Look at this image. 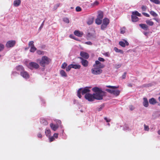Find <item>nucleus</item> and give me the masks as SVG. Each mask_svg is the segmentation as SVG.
Segmentation results:
<instances>
[{
  "mask_svg": "<svg viewBox=\"0 0 160 160\" xmlns=\"http://www.w3.org/2000/svg\"><path fill=\"white\" fill-rule=\"evenodd\" d=\"M143 106L145 107H147L148 106V102L146 98H143Z\"/></svg>",
  "mask_w": 160,
  "mask_h": 160,
  "instance_id": "nucleus-19",
  "label": "nucleus"
},
{
  "mask_svg": "<svg viewBox=\"0 0 160 160\" xmlns=\"http://www.w3.org/2000/svg\"><path fill=\"white\" fill-rule=\"evenodd\" d=\"M60 74L62 77H67V75L64 71L61 70L60 71Z\"/></svg>",
  "mask_w": 160,
  "mask_h": 160,
  "instance_id": "nucleus-23",
  "label": "nucleus"
},
{
  "mask_svg": "<svg viewBox=\"0 0 160 160\" xmlns=\"http://www.w3.org/2000/svg\"><path fill=\"white\" fill-rule=\"evenodd\" d=\"M139 26L144 30H147L148 29V26L145 24H140L139 25Z\"/></svg>",
  "mask_w": 160,
  "mask_h": 160,
  "instance_id": "nucleus-15",
  "label": "nucleus"
},
{
  "mask_svg": "<svg viewBox=\"0 0 160 160\" xmlns=\"http://www.w3.org/2000/svg\"><path fill=\"white\" fill-rule=\"evenodd\" d=\"M154 17H157L158 15L155 12L153 11H151L149 12Z\"/></svg>",
  "mask_w": 160,
  "mask_h": 160,
  "instance_id": "nucleus-34",
  "label": "nucleus"
},
{
  "mask_svg": "<svg viewBox=\"0 0 160 160\" xmlns=\"http://www.w3.org/2000/svg\"><path fill=\"white\" fill-rule=\"evenodd\" d=\"M85 43L86 44H87V45H92V42H90V41L86 42Z\"/></svg>",
  "mask_w": 160,
  "mask_h": 160,
  "instance_id": "nucleus-55",
  "label": "nucleus"
},
{
  "mask_svg": "<svg viewBox=\"0 0 160 160\" xmlns=\"http://www.w3.org/2000/svg\"><path fill=\"white\" fill-rule=\"evenodd\" d=\"M94 68L91 69V72L94 75H99L101 73L102 70L100 68L97 67H93Z\"/></svg>",
  "mask_w": 160,
  "mask_h": 160,
  "instance_id": "nucleus-4",
  "label": "nucleus"
},
{
  "mask_svg": "<svg viewBox=\"0 0 160 160\" xmlns=\"http://www.w3.org/2000/svg\"><path fill=\"white\" fill-rule=\"evenodd\" d=\"M44 21H43V22H42V23L41 24V26H40V27L39 28V29H40L41 30L42 28V27H43V25H44Z\"/></svg>",
  "mask_w": 160,
  "mask_h": 160,
  "instance_id": "nucleus-60",
  "label": "nucleus"
},
{
  "mask_svg": "<svg viewBox=\"0 0 160 160\" xmlns=\"http://www.w3.org/2000/svg\"><path fill=\"white\" fill-rule=\"evenodd\" d=\"M129 108L132 111L134 110V108L132 105H131L129 106Z\"/></svg>",
  "mask_w": 160,
  "mask_h": 160,
  "instance_id": "nucleus-59",
  "label": "nucleus"
},
{
  "mask_svg": "<svg viewBox=\"0 0 160 160\" xmlns=\"http://www.w3.org/2000/svg\"><path fill=\"white\" fill-rule=\"evenodd\" d=\"M53 136L55 138H58V134L57 133H55L54 134Z\"/></svg>",
  "mask_w": 160,
  "mask_h": 160,
  "instance_id": "nucleus-62",
  "label": "nucleus"
},
{
  "mask_svg": "<svg viewBox=\"0 0 160 160\" xmlns=\"http://www.w3.org/2000/svg\"><path fill=\"white\" fill-rule=\"evenodd\" d=\"M76 10L77 12H80L81 11V8L79 6H78L76 8Z\"/></svg>",
  "mask_w": 160,
  "mask_h": 160,
  "instance_id": "nucleus-49",
  "label": "nucleus"
},
{
  "mask_svg": "<svg viewBox=\"0 0 160 160\" xmlns=\"http://www.w3.org/2000/svg\"><path fill=\"white\" fill-rule=\"evenodd\" d=\"M142 14L146 17H150V15L146 13L142 12Z\"/></svg>",
  "mask_w": 160,
  "mask_h": 160,
  "instance_id": "nucleus-54",
  "label": "nucleus"
},
{
  "mask_svg": "<svg viewBox=\"0 0 160 160\" xmlns=\"http://www.w3.org/2000/svg\"><path fill=\"white\" fill-rule=\"evenodd\" d=\"M38 137L39 138H41L42 137V136L41 133H39L38 135Z\"/></svg>",
  "mask_w": 160,
  "mask_h": 160,
  "instance_id": "nucleus-61",
  "label": "nucleus"
},
{
  "mask_svg": "<svg viewBox=\"0 0 160 160\" xmlns=\"http://www.w3.org/2000/svg\"><path fill=\"white\" fill-rule=\"evenodd\" d=\"M125 32V28H123L120 29V32L121 33L123 34Z\"/></svg>",
  "mask_w": 160,
  "mask_h": 160,
  "instance_id": "nucleus-44",
  "label": "nucleus"
},
{
  "mask_svg": "<svg viewBox=\"0 0 160 160\" xmlns=\"http://www.w3.org/2000/svg\"><path fill=\"white\" fill-rule=\"evenodd\" d=\"M98 14L97 18L102 19L103 16V12L102 11H100L98 12Z\"/></svg>",
  "mask_w": 160,
  "mask_h": 160,
  "instance_id": "nucleus-22",
  "label": "nucleus"
},
{
  "mask_svg": "<svg viewBox=\"0 0 160 160\" xmlns=\"http://www.w3.org/2000/svg\"><path fill=\"white\" fill-rule=\"evenodd\" d=\"M51 61V59L47 56H43L39 62V64L41 66L44 67L46 65L49 64Z\"/></svg>",
  "mask_w": 160,
  "mask_h": 160,
  "instance_id": "nucleus-1",
  "label": "nucleus"
},
{
  "mask_svg": "<svg viewBox=\"0 0 160 160\" xmlns=\"http://www.w3.org/2000/svg\"><path fill=\"white\" fill-rule=\"evenodd\" d=\"M103 92L102 91V92H100L98 93H93L94 100H102L103 99Z\"/></svg>",
  "mask_w": 160,
  "mask_h": 160,
  "instance_id": "nucleus-5",
  "label": "nucleus"
},
{
  "mask_svg": "<svg viewBox=\"0 0 160 160\" xmlns=\"http://www.w3.org/2000/svg\"><path fill=\"white\" fill-rule=\"evenodd\" d=\"M125 42L123 41H121L119 42V44L123 47H125L126 45L128 46L129 44V43L126 40H123Z\"/></svg>",
  "mask_w": 160,
  "mask_h": 160,
  "instance_id": "nucleus-13",
  "label": "nucleus"
},
{
  "mask_svg": "<svg viewBox=\"0 0 160 160\" xmlns=\"http://www.w3.org/2000/svg\"><path fill=\"white\" fill-rule=\"evenodd\" d=\"M4 48V45L0 43V51H2Z\"/></svg>",
  "mask_w": 160,
  "mask_h": 160,
  "instance_id": "nucleus-48",
  "label": "nucleus"
},
{
  "mask_svg": "<svg viewBox=\"0 0 160 160\" xmlns=\"http://www.w3.org/2000/svg\"><path fill=\"white\" fill-rule=\"evenodd\" d=\"M132 14L134 15H135V16H138V17L141 16V14L139 13L137 11L132 12Z\"/></svg>",
  "mask_w": 160,
  "mask_h": 160,
  "instance_id": "nucleus-28",
  "label": "nucleus"
},
{
  "mask_svg": "<svg viewBox=\"0 0 160 160\" xmlns=\"http://www.w3.org/2000/svg\"><path fill=\"white\" fill-rule=\"evenodd\" d=\"M80 55L82 57L86 59H88L89 57L88 53L83 51H82L80 52Z\"/></svg>",
  "mask_w": 160,
  "mask_h": 160,
  "instance_id": "nucleus-12",
  "label": "nucleus"
},
{
  "mask_svg": "<svg viewBox=\"0 0 160 160\" xmlns=\"http://www.w3.org/2000/svg\"><path fill=\"white\" fill-rule=\"evenodd\" d=\"M34 46V42L33 41H30L28 43V46L30 47L31 46Z\"/></svg>",
  "mask_w": 160,
  "mask_h": 160,
  "instance_id": "nucleus-41",
  "label": "nucleus"
},
{
  "mask_svg": "<svg viewBox=\"0 0 160 160\" xmlns=\"http://www.w3.org/2000/svg\"><path fill=\"white\" fill-rule=\"evenodd\" d=\"M16 42L15 40H9L8 41L6 44V46L7 48H11L14 47Z\"/></svg>",
  "mask_w": 160,
  "mask_h": 160,
  "instance_id": "nucleus-7",
  "label": "nucleus"
},
{
  "mask_svg": "<svg viewBox=\"0 0 160 160\" xmlns=\"http://www.w3.org/2000/svg\"><path fill=\"white\" fill-rule=\"evenodd\" d=\"M21 2V0H15L13 2V5L15 7H18L20 5Z\"/></svg>",
  "mask_w": 160,
  "mask_h": 160,
  "instance_id": "nucleus-20",
  "label": "nucleus"
},
{
  "mask_svg": "<svg viewBox=\"0 0 160 160\" xmlns=\"http://www.w3.org/2000/svg\"><path fill=\"white\" fill-rule=\"evenodd\" d=\"M54 140V138L53 137H50L49 138V140H50V142H52Z\"/></svg>",
  "mask_w": 160,
  "mask_h": 160,
  "instance_id": "nucleus-58",
  "label": "nucleus"
},
{
  "mask_svg": "<svg viewBox=\"0 0 160 160\" xmlns=\"http://www.w3.org/2000/svg\"><path fill=\"white\" fill-rule=\"evenodd\" d=\"M104 55L108 57L109 56V54L108 52H106V53L104 54Z\"/></svg>",
  "mask_w": 160,
  "mask_h": 160,
  "instance_id": "nucleus-64",
  "label": "nucleus"
},
{
  "mask_svg": "<svg viewBox=\"0 0 160 160\" xmlns=\"http://www.w3.org/2000/svg\"><path fill=\"white\" fill-rule=\"evenodd\" d=\"M99 3V2L97 1H95L93 3L94 5L97 6L98 5Z\"/></svg>",
  "mask_w": 160,
  "mask_h": 160,
  "instance_id": "nucleus-56",
  "label": "nucleus"
},
{
  "mask_svg": "<svg viewBox=\"0 0 160 160\" xmlns=\"http://www.w3.org/2000/svg\"><path fill=\"white\" fill-rule=\"evenodd\" d=\"M93 22V20L92 19H89L87 22V24L88 25H91L92 23Z\"/></svg>",
  "mask_w": 160,
  "mask_h": 160,
  "instance_id": "nucleus-45",
  "label": "nucleus"
},
{
  "mask_svg": "<svg viewBox=\"0 0 160 160\" xmlns=\"http://www.w3.org/2000/svg\"><path fill=\"white\" fill-rule=\"evenodd\" d=\"M70 37L71 38H72L75 40H76L78 41H80L77 38L75 37L73 35H70Z\"/></svg>",
  "mask_w": 160,
  "mask_h": 160,
  "instance_id": "nucleus-39",
  "label": "nucleus"
},
{
  "mask_svg": "<svg viewBox=\"0 0 160 160\" xmlns=\"http://www.w3.org/2000/svg\"><path fill=\"white\" fill-rule=\"evenodd\" d=\"M16 69L17 70L20 71L21 72L22 71H23L24 70L23 66L20 65H19L17 67Z\"/></svg>",
  "mask_w": 160,
  "mask_h": 160,
  "instance_id": "nucleus-26",
  "label": "nucleus"
},
{
  "mask_svg": "<svg viewBox=\"0 0 160 160\" xmlns=\"http://www.w3.org/2000/svg\"><path fill=\"white\" fill-rule=\"evenodd\" d=\"M120 92V91L118 90L114 89L113 94L117 96L119 95Z\"/></svg>",
  "mask_w": 160,
  "mask_h": 160,
  "instance_id": "nucleus-25",
  "label": "nucleus"
},
{
  "mask_svg": "<svg viewBox=\"0 0 160 160\" xmlns=\"http://www.w3.org/2000/svg\"><path fill=\"white\" fill-rule=\"evenodd\" d=\"M109 23V20L108 19L105 18L103 20L102 23L108 25Z\"/></svg>",
  "mask_w": 160,
  "mask_h": 160,
  "instance_id": "nucleus-24",
  "label": "nucleus"
},
{
  "mask_svg": "<svg viewBox=\"0 0 160 160\" xmlns=\"http://www.w3.org/2000/svg\"><path fill=\"white\" fill-rule=\"evenodd\" d=\"M150 1L156 4H160V1L159 0H150Z\"/></svg>",
  "mask_w": 160,
  "mask_h": 160,
  "instance_id": "nucleus-36",
  "label": "nucleus"
},
{
  "mask_svg": "<svg viewBox=\"0 0 160 160\" xmlns=\"http://www.w3.org/2000/svg\"><path fill=\"white\" fill-rule=\"evenodd\" d=\"M121 66V64H116L114 65V67L115 68L118 69L120 68Z\"/></svg>",
  "mask_w": 160,
  "mask_h": 160,
  "instance_id": "nucleus-47",
  "label": "nucleus"
},
{
  "mask_svg": "<svg viewBox=\"0 0 160 160\" xmlns=\"http://www.w3.org/2000/svg\"><path fill=\"white\" fill-rule=\"evenodd\" d=\"M28 67L31 70H32L33 69H37L39 68V66L36 62H31L29 63Z\"/></svg>",
  "mask_w": 160,
  "mask_h": 160,
  "instance_id": "nucleus-3",
  "label": "nucleus"
},
{
  "mask_svg": "<svg viewBox=\"0 0 160 160\" xmlns=\"http://www.w3.org/2000/svg\"><path fill=\"white\" fill-rule=\"evenodd\" d=\"M20 75L24 78L27 79L29 78V75L28 73L24 71H22L20 72Z\"/></svg>",
  "mask_w": 160,
  "mask_h": 160,
  "instance_id": "nucleus-10",
  "label": "nucleus"
},
{
  "mask_svg": "<svg viewBox=\"0 0 160 160\" xmlns=\"http://www.w3.org/2000/svg\"><path fill=\"white\" fill-rule=\"evenodd\" d=\"M63 21L67 23H68L69 22V20L67 18H64L63 19Z\"/></svg>",
  "mask_w": 160,
  "mask_h": 160,
  "instance_id": "nucleus-40",
  "label": "nucleus"
},
{
  "mask_svg": "<svg viewBox=\"0 0 160 160\" xmlns=\"http://www.w3.org/2000/svg\"><path fill=\"white\" fill-rule=\"evenodd\" d=\"M72 68H74L75 69H79L81 68V65L79 64H72Z\"/></svg>",
  "mask_w": 160,
  "mask_h": 160,
  "instance_id": "nucleus-27",
  "label": "nucleus"
},
{
  "mask_svg": "<svg viewBox=\"0 0 160 160\" xmlns=\"http://www.w3.org/2000/svg\"><path fill=\"white\" fill-rule=\"evenodd\" d=\"M98 61H99L100 62H104L105 61V60L104 58H101V57H99L98 58Z\"/></svg>",
  "mask_w": 160,
  "mask_h": 160,
  "instance_id": "nucleus-46",
  "label": "nucleus"
},
{
  "mask_svg": "<svg viewBox=\"0 0 160 160\" xmlns=\"http://www.w3.org/2000/svg\"><path fill=\"white\" fill-rule=\"evenodd\" d=\"M106 87L109 88H110L111 89H107V88L105 89V91L111 94H113V91L114 90V89L118 88H119V87L118 86H110V85H108V86H107Z\"/></svg>",
  "mask_w": 160,
  "mask_h": 160,
  "instance_id": "nucleus-6",
  "label": "nucleus"
},
{
  "mask_svg": "<svg viewBox=\"0 0 160 160\" xmlns=\"http://www.w3.org/2000/svg\"><path fill=\"white\" fill-rule=\"evenodd\" d=\"M102 22V19L97 18L95 20L96 23L98 25H100Z\"/></svg>",
  "mask_w": 160,
  "mask_h": 160,
  "instance_id": "nucleus-29",
  "label": "nucleus"
},
{
  "mask_svg": "<svg viewBox=\"0 0 160 160\" xmlns=\"http://www.w3.org/2000/svg\"><path fill=\"white\" fill-rule=\"evenodd\" d=\"M107 25L102 23L101 26V29L102 30H104L107 27Z\"/></svg>",
  "mask_w": 160,
  "mask_h": 160,
  "instance_id": "nucleus-38",
  "label": "nucleus"
},
{
  "mask_svg": "<svg viewBox=\"0 0 160 160\" xmlns=\"http://www.w3.org/2000/svg\"><path fill=\"white\" fill-rule=\"evenodd\" d=\"M90 92V90L87 87H86L83 89L82 88H79L77 92V96L79 98H81L82 96L81 95V93L82 95L85 94H87V93H89Z\"/></svg>",
  "mask_w": 160,
  "mask_h": 160,
  "instance_id": "nucleus-2",
  "label": "nucleus"
},
{
  "mask_svg": "<svg viewBox=\"0 0 160 160\" xmlns=\"http://www.w3.org/2000/svg\"><path fill=\"white\" fill-rule=\"evenodd\" d=\"M37 53L39 55L43 54V52L41 50H38Z\"/></svg>",
  "mask_w": 160,
  "mask_h": 160,
  "instance_id": "nucleus-50",
  "label": "nucleus"
},
{
  "mask_svg": "<svg viewBox=\"0 0 160 160\" xmlns=\"http://www.w3.org/2000/svg\"><path fill=\"white\" fill-rule=\"evenodd\" d=\"M132 21V22H135L138 21L139 20V18L135 15L132 14L131 15Z\"/></svg>",
  "mask_w": 160,
  "mask_h": 160,
  "instance_id": "nucleus-18",
  "label": "nucleus"
},
{
  "mask_svg": "<svg viewBox=\"0 0 160 160\" xmlns=\"http://www.w3.org/2000/svg\"><path fill=\"white\" fill-rule=\"evenodd\" d=\"M81 60V63L82 65L84 67H87L88 65V61L85 59H84L82 57L79 58Z\"/></svg>",
  "mask_w": 160,
  "mask_h": 160,
  "instance_id": "nucleus-11",
  "label": "nucleus"
},
{
  "mask_svg": "<svg viewBox=\"0 0 160 160\" xmlns=\"http://www.w3.org/2000/svg\"><path fill=\"white\" fill-rule=\"evenodd\" d=\"M50 127L52 130L54 131H55L58 127V125L54 124L52 123L50 124Z\"/></svg>",
  "mask_w": 160,
  "mask_h": 160,
  "instance_id": "nucleus-17",
  "label": "nucleus"
},
{
  "mask_svg": "<svg viewBox=\"0 0 160 160\" xmlns=\"http://www.w3.org/2000/svg\"><path fill=\"white\" fill-rule=\"evenodd\" d=\"M142 9L143 11H145L147 9V7L145 6H142Z\"/></svg>",
  "mask_w": 160,
  "mask_h": 160,
  "instance_id": "nucleus-51",
  "label": "nucleus"
},
{
  "mask_svg": "<svg viewBox=\"0 0 160 160\" xmlns=\"http://www.w3.org/2000/svg\"><path fill=\"white\" fill-rule=\"evenodd\" d=\"M51 131L49 129H46L45 131V133L47 136H49L50 135Z\"/></svg>",
  "mask_w": 160,
  "mask_h": 160,
  "instance_id": "nucleus-32",
  "label": "nucleus"
},
{
  "mask_svg": "<svg viewBox=\"0 0 160 160\" xmlns=\"http://www.w3.org/2000/svg\"><path fill=\"white\" fill-rule=\"evenodd\" d=\"M60 5V3H58L56 4L54 7V8L55 10Z\"/></svg>",
  "mask_w": 160,
  "mask_h": 160,
  "instance_id": "nucleus-52",
  "label": "nucleus"
},
{
  "mask_svg": "<svg viewBox=\"0 0 160 160\" xmlns=\"http://www.w3.org/2000/svg\"><path fill=\"white\" fill-rule=\"evenodd\" d=\"M149 102L150 104L154 105L157 103L156 100L154 98H152L149 100Z\"/></svg>",
  "mask_w": 160,
  "mask_h": 160,
  "instance_id": "nucleus-16",
  "label": "nucleus"
},
{
  "mask_svg": "<svg viewBox=\"0 0 160 160\" xmlns=\"http://www.w3.org/2000/svg\"><path fill=\"white\" fill-rule=\"evenodd\" d=\"M37 50V48L34 46H31L30 47V51L31 52H34Z\"/></svg>",
  "mask_w": 160,
  "mask_h": 160,
  "instance_id": "nucleus-31",
  "label": "nucleus"
},
{
  "mask_svg": "<svg viewBox=\"0 0 160 160\" xmlns=\"http://www.w3.org/2000/svg\"><path fill=\"white\" fill-rule=\"evenodd\" d=\"M92 90L95 93L102 92V91L101 90L98 88L97 87H95L92 88Z\"/></svg>",
  "mask_w": 160,
  "mask_h": 160,
  "instance_id": "nucleus-21",
  "label": "nucleus"
},
{
  "mask_svg": "<svg viewBox=\"0 0 160 160\" xmlns=\"http://www.w3.org/2000/svg\"><path fill=\"white\" fill-rule=\"evenodd\" d=\"M93 67H97L101 69L105 67V65L99 61L96 60L95 61V63L93 65Z\"/></svg>",
  "mask_w": 160,
  "mask_h": 160,
  "instance_id": "nucleus-9",
  "label": "nucleus"
},
{
  "mask_svg": "<svg viewBox=\"0 0 160 160\" xmlns=\"http://www.w3.org/2000/svg\"><path fill=\"white\" fill-rule=\"evenodd\" d=\"M41 122L42 124L44 125H47L48 123V122L44 119H42Z\"/></svg>",
  "mask_w": 160,
  "mask_h": 160,
  "instance_id": "nucleus-35",
  "label": "nucleus"
},
{
  "mask_svg": "<svg viewBox=\"0 0 160 160\" xmlns=\"http://www.w3.org/2000/svg\"><path fill=\"white\" fill-rule=\"evenodd\" d=\"M67 64L65 62H64L62 65L61 68L62 69H64L67 66Z\"/></svg>",
  "mask_w": 160,
  "mask_h": 160,
  "instance_id": "nucleus-42",
  "label": "nucleus"
},
{
  "mask_svg": "<svg viewBox=\"0 0 160 160\" xmlns=\"http://www.w3.org/2000/svg\"><path fill=\"white\" fill-rule=\"evenodd\" d=\"M127 73L126 72H124L122 76V78L123 79H124L126 78V75Z\"/></svg>",
  "mask_w": 160,
  "mask_h": 160,
  "instance_id": "nucleus-53",
  "label": "nucleus"
},
{
  "mask_svg": "<svg viewBox=\"0 0 160 160\" xmlns=\"http://www.w3.org/2000/svg\"><path fill=\"white\" fill-rule=\"evenodd\" d=\"M114 50L116 52H120L122 54L123 53V52L122 50H121V49H118L116 47H115L114 48Z\"/></svg>",
  "mask_w": 160,
  "mask_h": 160,
  "instance_id": "nucleus-33",
  "label": "nucleus"
},
{
  "mask_svg": "<svg viewBox=\"0 0 160 160\" xmlns=\"http://www.w3.org/2000/svg\"><path fill=\"white\" fill-rule=\"evenodd\" d=\"M103 107V106H101V107L99 108H98V111H101L102 110Z\"/></svg>",
  "mask_w": 160,
  "mask_h": 160,
  "instance_id": "nucleus-63",
  "label": "nucleus"
},
{
  "mask_svg": "<svg viewBox=\"0 0 160 160\" xmlns=\"http://www.w3.org/2000/svg\"><path fill=\"white\" fill-rule=\"evenodd\" d=\"M85 98L89 101L91 102L94 100L93 94L90 93L86 94L84 96Z\"/></svg>",
  "mask_w": 160,
  "mask_h": 160,
  "instance_id": "nucleus-8",
  "label": "nucleus"
},
{
  "mask_svg": "<svg viewBox=\"0 0 160 160\" xmlns=\"http://www.w3.org/2000/svg\"><path fill=\"white\" fill-rule=\"evenodd\" d=\"M144 130L146 131H148L149 130V127L148 126L146 125L145 124L144 125Z\"/></svg>",
  "mask_w": 160,
  "mask_h": 160,
  "instance_id": "nucleus-43",
  "label": "nucleus"
},
{
  "mask_svg": "<svg viewBox=\"0 0 160 160\" xmlns=\"http://www.w3.org/2000/svg\"><path fill=\"white\" fill-rule=\"evenodd\" d=\"M74 33L76 36L79 37H82L83 34V33L82 32H80L78 30H75L74 32Z\"/></svg>",
  "mask_w": 160,
  "mask_h": 160,
  "instance_id": "nucleus-14",
  "label": "nucleus"
},
{
  "mask_svg": "<svg viewBox=\"0 0 160 160\" xmlns=\"http://www.w3.org/2000/svg\"><path fill=\"white\" fill-rule=\"evenodd\" d=\"M146 23L148 25L150 26H152L154 24V22L152 21H151L150 20H146Z\"/></svg>",
  "mask_w": 160,
  "mask_h": 160,
  "instance_id": "nucleus-30",
  "label": "nucleus"
},
{
  "mask_svg": "<svg viewBox=\"0 0 160 160\" xmlns=\"http://www.w3.org/2000/svg\"><path fill=\"white\" fill-rule=\"evenodd\" d=\"M72 64H70L69 66H68V67L66 68V71L67 72L69 71L71 69V68H72Z\"/></svg>",
  "mask_w": 160,
  "mask_h": 160,
  "instance_id": "nucleus-37",
  "label": "nucleus"
},
{
  "mask_svg": "<svg viewBox=\"0 0 160 160\" xmlns=\"http://www.w3.org/2000/svg\"><path fill=\"white\" fill-rule=\"evenodd\" d=\"M104 120H105L106 121V122H110L111 121V120L110 119H108L106 117H105L104 118Z\"/></svg>",
  "mask_w": 160,
  "mask_h": 160,
  "instance_id": "nucleus-57",
  "label": "nucleus"
}]
</instances>
